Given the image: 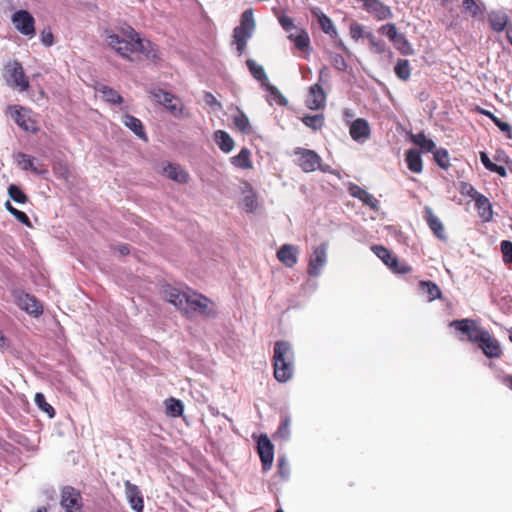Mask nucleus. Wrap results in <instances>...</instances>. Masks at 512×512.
<instances>
[{
  "mask_svg": "<svg viewBox=\"0 0 512 512\" xmlns=\"http://www.w3.org/2000/svg\"><path fill=\"white\" fill-rule=\"evenodd\" d=\"M461 193L463 195L470 197L474 201L478 199V196L482 195L469 183H462Z\"/></svg>",
  "mask_w": 512,
  "mask_h": 512,
  "instance_id": "57",
  "label": "nucleus"
},
{
  "mask_svg": "<svg viewBox=\"0 0 512 512\" xmlns=\"http://www.w3.org/2000/svg\"><path fill=\"white\" fill-rule=\"evenodd\" d=\"M288 39L294 42L296 48L301 51H307L310 47V38L304 29L297 30V33H290Z\"/></svg>",
  "mask_w": 512,
  "mask_h": 512,
  "instance_id": "29",
  "label": "nucleus"
},
{
  "mask_svg": "<svg viewBox=\"0 0 512 512\" xmlns=\"http://www.w3.org/2000/svg\"><path fill=\"white\" fill-rule=\"evenodd\" d=\"M379 33L385 35L392 43L401 35L394 23H387L379 28Z\"/></svg>",
  "mask_w": 512,
  "mask_h": 512,
  "instance_id": "45",
  "label": "nucleus"
},
{
  "mask_svg": "<svg viewBox=\"0 0 512 512\" xmlns=\"http://www.w3.org/2000/svg\"><path fill=\"white\" fill-rule=\"evenodd\" d=\"M489 22L493 30L501 32L508 24V16L502 11H492L489 14Z\"/></svg>",
  "mask_w": 512,
  "mask_h": 512,
  "instance_id": "30",
  "label": "nucleus"
},
{
  "mask_svg": "<svg viewBox=\"0 0 512 512\" xmlns=\"http://www.w3.org/2000/svg\"><path fill=\"white\" fill-rule=\"evenodd\" d=\"M40 37H41L42 44L45 45L46 47H50L54 44V36H53V33L49 29L43 30L40 34Z\"/></svg>",
  "mask_w": 512,
  "mask_h": 512,
  "instance_id": "60",
  "label": "nucleus"
},
{
  "mask_svg": "<svg viewBox=\"0 0 512 512\" xmlns=\"http://www.w3.org/2000/svg\"><path fill=\"white\" fill-rule=\"evenodd\" d=\"M150 94L155 101L163 105L173 116L179 117L182 115V101L175 95L162 89L151 90Z\"/></svg>",
  "mask_w": 512,
  "mask_h": 512,
  "instance_id": "9",
  "label": "nucleus"
},
{
  "mask_svg": "<svg viewBox=\"0 0 512 512\" xmlns=\"http://www.w3.org/2000/svg\"><path fill=\"white\" fill-rule=\"evenodd\" d=\"M215 142L217 143L218 147L224 151V131L223 130H217L214 133Z\"/></svg>",
  "mask_w": 512,
  "mask_h": 512,
  "instance_id": "63",
  "label": "nucleus"
},
{
  "mask_svg": "<svg viewBox=\"0 0 512 512\" xmlns=\"http://www.w3.org/2000/svg\"><path fill=\"white\" fill-rule=\"evenodd\" d=\"M479 156H480V160H481L482 164L484 165V167H485L487 170L491 171V170H492V168L494 167L495 163H493V162L490 160V158L488 157V155H487V153H486V152H483V151H482V152H480Z\"/></svg>",
  "mask_w": 512,
  "mask_h": 512,
  "instance_id": "62",
  "label": "nucleus"
},
{
  "mask_svg": "<svg viewBox=\"0 0 512 512\" xmlns=\"http://www.w3.org/2000/svg\"><path fill=\"white\" fill-rule=\"evenodd\" d=\"M11 109L14 110V112L12 113V117L18 126H20L25 131H29V132L37 131L38 128L36 126V122L31 120L26 115L24 108H22L20 106H13V107H11Z\"/></svg>",
  "mask_w": 512,
  "mask_h": 512,
  "instance_id": "23",
  "label": "nucleus"
},
{
  "mask_svg": "<svg viewBox=\"0 0 512 512\" xmlns=\"http://www.w3.org/2000/svg\"><path fill=\"white\" fill-rule=\"evenodd\" d=\"M371 249L374 254L384 262L385 265H388V263H390L394 257V255H392L391 252L382 245H374Z\"/></svg>",
  "mask_w": 512,
  "mask_h": 512,
  "instance_id": "48",
  "label": "nucleus"
},
{
  "mask_svg": "<svg viewBox=\"0 0 512 512\" xmlns=\"http://www.w3.org/2000/svg\"><path fill=\"white\" fill-rule=\"evenodd\" d=\"M266 89V91L269 93L268 95V101L270 103L276 102L278 105L284 106L287 104L286 98L282 95V93L279 91V89L270 84L268 81L262 85Z\"/></svg>",
  "mask_w": 512,
  "mask_h": 512,
  "instance_id": "34",
  "label": "nucleus"
},
{
  "mask_svg": "<svg viewBox=\"0 0 512 512\" xmlns=\"http://www.w3.org/2000/svg\"><path fill=\"white\" fill-rule=\"evenodd\" d=\"M257 450L265 471L271 469L274 460V446L266 434H261L257 441Z\"/></svg>",
  "mask_w": 512,
  "mask_h": 512,
  "instance_id": "12",
  "label": "nucleus"
},
{
  "mask_svg": "<svg viewBox=\"0 0 512 512\" xmlns=\"http://www.w3.org/2000/svg\"><path fill=\"white\" fill-rule=\"evenodd\" d=\"M330 60L333 67L336 68L337 70L345 71L347 69V63L342 55L337 53H331Z\"/></svg>",
  "mask_w": 512,
  "mask_h": 512,
  "instance_id": "55",
  "label": "nucleus"
},
{
  "mask_svg": "<svg viewBox=\"0 0 512 512\" xmlns=\"http://www.w3.org/2000/svg\"><path fill=\"white\" fill-rule=\"evenodd\" d=\"M412 141L418 145L424 152H434L436 145L433 140L428 139L424 133L412 135Z\"/></svg>",
  "mask_w": 512,
  "mask_h": 512,
  "instance_id": "39",
  "label": "nucleus"
},
{
  "mask_svg": "<svg viewBox=\"0 0 512 512\" xmlns=\"http://www.w3.org/2000/svg\"><path fill=\"white\" fill-rule=\"evenodd\" d=\"M326 93L319 83L312 85L309 88L308 96L306 99V106L311 110H320L325 107Z\"/></svg>",
  "mask_w": 512,
  "mask_h": 512,
  "instance_id": "15",
  "label": "nucleus"
},
{
  "mask_svg": "<svg viewBox=\"0 0 512 512\" xmlns=\"http://www.w3.org/2000/svg\"><path fill=\"white\" fill-rule=\"evenodd\" d=\"M125 494L131 508L136 512H143L144 510V499L142 493L137 485L130 481H125Z\"/></svg>",
  "mask_w": 512,
  "mask_h": 512,
  "instance_id": "16",
  "label": "nucleus"
},
{
  "mask_svg": "<svg viewBox=\"0 0 512 512\" xmlns=\"http://www.w3.org/2000/svg\"><path fill=\"white\" fill-rule=\"evenodd\" d=\"M327 249V243H322L314 248L308 264V274L310 276L317 277L321 274L322 268L327 263Z\"/></svg>",
  "mask_w": 512,
  "mask_h": 512,
  "instance_id": "11",
  "label": "nucleus"
},
{
  "mask_svg": "<svg viewBox=\"0 0 512 512\" xmlns=\"http://www.w3.org/2000/svg\"><path fill=\"white\" fill-rule=\"evenodd\" d=\"M242 194L243 197L241 200V204L243 208L248 213L254 212L258 207V202L256 194L250 184L246 182L243 184Z\"/></svg>",
  "mask_w": 512,
  "mask_h": 512,
  "instance_id": "26",
  "label": "nucleus"
},
{
  "mask_svg": "<svg viewBox=\"0 0 512 512\" xmlns=\"http://www.w3.org/2000/svg\"><path fill=\"white\" fill-rule=\"evenodd\" d=\"M295 155L299 156L298 164L304 172H313L317 169L328 172L329 166L321 164V157L313 150L296 148Z\"/></svg>",
  "mask_w": 512,
  "mask_h": 512,
  "instance_id": "7",
  "label": "nucleus"
},
{
  "mask_svg": "<svg viewBox=\"0 0 512 512\" xmlns=\"http://www.w3.org/2000/svg\"><path fill=\"white\" fill-rule=\"evenodd\" d=\"M434 154V160L435 162L441 167V168H448L449 167V154L446 149L440 148L433 152Z\"/></svg>",
  "mask_w": 512,
  "mask_h": 512,
  "instance_id": "47",
  "label": "nucleus"
},
{
  "mask_svg": "<svg viewBox=\"0 0 512 512\" xmlns=\"http://www.w3.org/2000/svg\"><path fill=\"white\" fill-rule=\"evenodd\" d=\"M250 156V150L242 148L238 155L231 157L230 162L237 168L250 169L252 168Z\"/></svg>",
  "mask_w": 512,
  "mask_h": 512,
  "instance_id": "32",
  "label": "nucleus"
},
{
  "mask_svg": "<svg viewBox=\"0 0 512 512\" xmlns=\"http://www.w3.org/2000/svg\"><path fill=\"white\" fill-rule=\"evenodd\" d=\"M3 78L6 84L19 92L27 91L30 87L28 76L18 60H10L3 67Z\"/></svg>",
  "mask_w": 512,
  "mask_h": 512,
  "instance_id": "6",
  "label": "nucleus"
},
{
  "mask_svg": "<svg viewBox=\"0 0 512 512\" xmlns=\"http://www.w3.org/2000/svg\"><path fill=\"white\" fill-rule=\"evenodd\" d=\"M302 121L307 127L318 130L324 124V116L323 114L307 115L303 117Z\"/></svg>",
  "mask_w": 512,
  "mask_h": 512,
  "instance_id": "43",
  "label": "nucleus"
},
{
  "mask_svg": "<svg viewBox=\"0 0 512 512\" xmlns=\"http://www.w3.org/2000/svg\"><path fill=\"white\" fill-rule=\"evenodd\" d=\"M163 299L173 304L184 314L198 312L209 316L214 313L213 303L202 294L194 291H181L172 286H165L162 290Z\"/></svg>",
  "mask_w": 512,
  "mask_h": 512,
  "instance_id": "3",
  "label": "nucleus"
},
{
  "mask_svg": "<svg viewBox=\"0 0 512 512\" xmlns=\"http://www.w3.org/2000/svg\"><path fill=\"white\" fill-rule=\"evenodd\" d=\"M396 76L403 80L407 81L411 75L410 63L407 59H398L395 68H394Z\"/></svg>",
  "mask_w": 512,
  "mask_h": 512,
  "instance_id": "41",
  "label": "nucleus"
},
{
  "mask_svg": "<svg viewBox=\"0 0 512 512\" xmlns=\"http://www.w3.org/2000/svg\"><path fill=\"white\" fill-rule=\"evenodd\" d=\"M363 3V9L379 21L391 19L393 12L380 0H356Z\"/></svg>",
  "mask_w": 512,
  "mask_h": 512,
  "instance_id": "13",
  "label": "nucleus"
},
{
  "mask_svg": "<svg viewBox=\"0 0 512 512\" xmlns=\"http://www.w3.org/2000/svg\"><path fill=\"white\" fill-rule=\"evenodd\" d=\"M11 21L15 29L22 35L33 37L35 35V19L27 10H18L12 14Z\"/></svg>",
  "mask_w": 512,
  "mask_h": 512,
  "instance_id": "10",
  "label": "nucleus"
},
{
  "mask_svg": "<svg viewBox=\"0 0 512 512\" xmlns=\"http://www.w3.org/2000/svg\"><path fill=\"white\" fill-rule=\"evenodd\" d=\"M237 113L234 115L233 123L235 127L242 133L248 134L251 132V125L248 117L239 109H236Z\"/></svg>",
  "mask_w": 512,
  "mask_h": 512,
  "instance_id": "38",
  "label": "nucleus"
},
{
  "mask_svg": "<svg viewBox=\"0 0 512 512\" xmlns=\"http://www.w3.org/2000/svg\"><path fill=\"white\" fill-rule=\"evenodd\" d=\"M462 7L464 11L469 13L472 17H477L483 14V10L474 0H463Z\"/></svg>",
  "mask_w": 512,
  "mask_h": 512,
  "instance_id": "51",
  "label": "nucleus"
},
{
  "mask_svg": "<svg viewBox=\"0 0 512 512\" xmlns=\"http://www.w3.org/2000/svg\"><path fill=\"white\" fill-rule=\"evenodd\" d=\"M333 39H334V42H335V45L341 49L347 56H351V52L350 50L347 48V46L344 44V42L338 38V35L335 37V36H331Z\"/></svg>",
  "mask_w": 512,
  "mask_h": 512,
  "instance_id": "64",
  "label": "nucleus"
},
{
  "mask_svg": "<svg viewBox=\"0 0 512 512\" xmlns=\"http://www.w3.org/2000/svg\"><path fill=\"white\" fill-rule=\"evenodd\" d=\"M367 39L369 40L370 49L377 53L383 54L386 51V43L379 38H376L372 33L371 35H367Z\"/></svg>",
  "mask_w": 512,
  "mask_h": 512,
  "instance_id": "49",
  "label": "nucleus"
},
{
  "mask_svg": "<svg viewBox=\"0 0 512 512\" xmlns=\"http://www.w3.org/2000/svg\"><path fill=\"white\" fill-rule=\"evenodd\" d=\"M166 414L171 417H179L183 414L184 406L179 399L169 398L165 400Z\"/></svg>",
  "mask_w": 512,
  "mask_h": 512,
  "instance_id": "37",
  "label": "nucleus"
},
{
  "mask_svg": "<svg viewBox=\"0 0 512 512\" xmlns=\"http://www.w3.org/2000/svg\"><path fill=\"white\" fill-rule=\"evenodd\" d=\"M391 270L399 274H406L411 271V267L405 263H400L394 256L393 259L387 265Z\"/></svg>",
  "mask_w": 512,
  "mask_h": 512,
  "instance_id": "53",
  "label": "nucleus"
},
{
  "mask_svg": "<svg viewBox=\"0 0 512 512\" xmlns=\"http://www.w3.org/2000/svg\"><path fill=\"white\" fill-rule=\"evenodd\" d=\"M122 36L112 30H105V40L123 58L133 60L132 54L141 53L154 63L160 60L159 51L149 40L141 39L138 32L127 26L122 29Z\"/></svg>",
  "mask_w": 512,
  "mask_h": 512,
  "instance_id": "1",
  "label": "nucleus"
},
{
  "mask_svg": "<svg viewBox=\"0 0 512 512\" xmlns=\"http://www.w3.org/2000/svg\"><path fill=\"white\" fill-rule=\"evenodd\" d=\"M290 435V419L285 417L279 428L276 431V436L282 439H287Z\"/></svg>",
  "mask_w": 512,
  "mask_h": 512,
  "instance_id": "56",
  "label": "nucleus"
},
{
  "mask_svg": "<svg viewBox=\"0 0 512 512\" xmlns=\"http://www.w3.org/2000/svg\"><path fill=\"white\" fill-rule=\"evenodd\" d=\"M421 290L428 295V300L433 301L441 297V290L437 284L431 281H421Z\"/></svg>",
  "mask_w": 512,
  "mask_h": 512,
  "instance_id": "40",
  "label": "nucleus"
},
{
  "mask_svg": "<svg viewBox=\"0 0 512 512\" xmlns=\"http://www.w3.org/2000/svg\"><path fill=\"white\" fill-rule=\"evenodd\" d=\"M479 347L483 353L489 358H498L501 355V348L498 341L491 337L490 333L486 331L481 333Z\"/></svg>",
  "mask_w": 512,
  "mask_h": 512,
  "instance_id": "17",
  "label": "nucleus"
},
{
  "mask_svg": "<svg viewBox=\"0 0 512 512\" xmlns=\"http://www.w3.org/2000/svg\"><path fill=\"white\" fill-rule=\"evenodd\" d=\"M123 124L132 130L139 138L147 139L142 122L138 118L127 114L123 117Z\"/></svg>",
  "mask_w": 512,
  "mask_h": 512,
  "instance_id": "31",
  "label": "nucleus"
},
{
  "mask_svg": "<svg viewBox=\"0 0 512 512\" xmlns=\"http://www.w3.org/2000/svg\"><path fill=\"white\" fill-rule=\"evenodd\" d=\"M256 23L252 9H246L241 14L240 24L234 29L231 46L235 47L237 56H241L247 46L248 40L252 37Z\"/></svg>",
  "mask_w": 512,
  "mask_h": 512,
  "instance_id": "5",
  "label": "nucleus"
},
{
  "mask_svg": "<svg viewBox=\"0 0 512 512\" xmlns=\"http://www.w3.org/2000/svg\"><path fill=\"white\" fill-rule=\"evenodd\" d=\"M246 65L250 71V73L253 75V77L261 82V85H264L268 81V77L265 73L264 68L257 64L254 60L248 59L246 61Z\"/></svg>",
  "mask_w": 512,
  "mask_h": 512,
  "instance_id": "36",
  "label": "nucleus"
},
{
  "mask_svg": "<svg viewBox=\"0 0 512 512\" xmlns=\"http://www.w3.org/2000/svg\"><path fill=\"white\" fill-rule=\"evenodd\" d=\"M405 161L410 171L414 173H421L423 170V163L421 154L417 149H409L406 152Z\"/></svg>",
  "mask_w": 512,
  "mask_h": 512,
  "instance_id": "28",
  "label": "nucleus"
},
{
  "mask_svg": "<svg viewBox=\"0 0 512 512\" xmlns=\"http://www.w3.org/2000/svg\"><path fill=\"white\" fill-rule=\"evenodd\" d=\"M350 35L354 40H359L360 38H367V35H371V32H367L363 25L353 22L350 25Z\"/></svg>",
  "mask_w": 512,
  "mask_h": 512,
  "instance_id": "50",
  "label": "nucleus"
},
{
  "mask_svg": "<svg viewBox=\"0 0 512 512\" xmlns=\"http://www.w3.org/2000/svg\"><path fill=\"white\" fill-rule=\"evenodd\" d=\"M18 303L22 309L31 315L39 316L43 313L42 304L33 295L28 293L20 294L18 297Z\"/></svg>",
  "mask_w": 512,
  "mask_h": 512,
  "instance_id": "20",
  "label": "nucleus"
},
{
  "mask_svg": "<svg viewBox=\"0 0 512 512\" xmlns=\"http://www.w3.org/2000/svg\"><path fill=\"white\" fill-rule=\"evenodd\" d=\"M5 208L22 224H24L27 227H32L31 221L29 217L22 211L16 209L12 204L7 201L5 203Z\"/></svg>",
  "mask_w": 512,
  "mask_h": 512,
  "instance_id": "44",
  "label": "nucleus"
},
{
  "mask_svg": "<svg viewBox=\"0 0 512 512\" xmlns=\"http://www.w3.org/2000/svg\"><path fill=\"white\" fill-rule=\"evenodd\" d=\"M278 472L283 479H288L290 474L289 463L285 457H279L278 459Z\"/></svg>",
  "mask_w": 512,
  "mask_h": 512,
  "instance_id": "59",
  "label": "nucleus"
},
{
  "mask_svg": "<svg viewBox=\"0 0 512 512\" xmlns=\"http://www.w3.org/2000/svg\"><path fill=\"white\" fill-rule=\"evenodd\" d=\"M349 193L352 197L358 198L363 202V204L367 205L372 210L377 211L379 209V201L360 186L351 184L349 186Z\"/></svg>",
  "mask_w": 512,
  "mask_h": 512,
  "instance_id": "21",
  "label": "nucleus"
},
{
  "mask_svg": "<svg viewBox=\"0 0 512 512\" xmlns=\"http://www.w3.org/2000/svg\"><path fill=\"white\" fill-rule=\"evenodd\" d=\"M8 194L17 203L24 204L28 201L27 195L15 184L8 187Z\"/></svg>",
  "mask_w": 512,
  "mask_h": 512,
  "instance_id": "46",
  "label": "nucleus"
},
{
  "mask_svg": "<svg viewBox=\"0 0 512 512\" xmlns=\"http://www.w3.org/2000/svg\"><path fill=\"white\" fill-rule=\"evenodd\" d=\"M35 403L41 410L46 412L50 417H53L55 415L54 408L49 403L46 402L45 396L42 393H36Z\"/></svg>",
  "mask_w": 512,
  "mask_h": 512,
  "instance_id": "52",
  "label": "nucleus"
},
{
  "mask_svg": "<svg viewBox=\"0 0 512 512\" xmlns=\"http://www.w3.org/2000/svg\"><path fill=\"white\" fill-rule=\"evenodd\" d=\"M98 91L102 94V97L106 102L112 104H121L123 102L122 96L115 89L109 86L101 85L98 88Z\"/></svg>",
  "mask_w": 512,
  "mask_h": 512,
  "instance_id": "35",
  "label": "nucleus"
},
{
  "mask_svg": "<svg viewBox=\"0 0 512 512\" xmlns=\"http://www.w3.org/2000/svg\"><path fill=\"white\" fill-rule=\"evenodd\" d=\"M457 330L466 334L471 342L478 343L481 333H485L487 330L479 328L475 323L469 319L455 320L451 323Z\"/></svg>",
  "mask_w": 512,
  "mask_h": 512,
  "instance_id": "14",
  "label": "nucleus"
},
{
  "mask_svg": "<svg viewBox=\"0 0 512 512\" xmlns=\"http://www.w3.org/2000/svg\"><path fill=\"white\" fill-rule=\"evenodd\" d=\"M279 23L280 25L282 26V28L286 31V32H289L290 33H293L292 30H299L295 25H294V21L291 17H288V16H281L279 17Z\"/></svg>",
  "mask_w": 512,
  "mask_h": 512,
  "instance_id": "58",
  "label": "nucleus"
},
{
  "mask_svg": "<svg viewBox=\"0 0 512 512\" xmlns=\"http://www.w3.org/2000/svg\"><path fill=\"white\" fill-rule=\"evenodd\" d=\"M162 174L178 183H186L189 177L188 173L180 165L173 163H167L162 168Z\"/></svg>",
  "mask_w": 512,
  "mask_h": 512,
  "instance_id": "24",
  "label": "nucleus"
},
{
  "mask_svg": "<svg viewBox=\"0 0 512 512\" xmlns=\"http://www.w3.org/2000/svg\"><path fill=\"white\" fill-rule=\"evenodd\" d=\"M395 48L403 55H412L414 49L406 37L401 34L394 42Z\"/></svg>",
  "mask_w": 512,
  "mask_h": 512,
  "instance_id": "42",
  "label": "nucleus"
},
{
  "mask_svg": "<svg viewBox=\"0 0 512 512\" xmlns=\"http://www.w3.org/2000/svg\"><path fill=\"white\" fill-rule=\"evenodd\" d=\"M14 158L17 165L24 171H31L37 175L45 174L47 172V169L43 165L37 166L35 164L36 159L28 154L18 152Z\"/></svg>",
  "mask_w": 512,
  "mask_h": 512,
  "instance_id": "19",
  "label": "nucleus"
},
{
  "mask_svg": "<svg viewBox=\"0 0 512 512\" xmlns=\"http://www.w3.org/2000/svg\"><path fill=\"white\" fill-rule=\"evenodd\" d=\"M312 13L318 18L319 25L324 33L329 34L330 36H337V30L332 20L327 15H325L319 8H314Z\"/></svg>",
  "mask_w": 512,
  "mask_h": 512,
  "instance_id": "27",
  "label": "nucleus"
},
{
  "mask_svg": "<svg viewBox=\"0 0 512 512\" xmlns=\"http://www.w3.org/2000/svg\"><path fill=\"white\" fill-rule=\"evenodd\" d=\"M493 123L504 133H507L510 136L511 127L507 122H503L497 116L493 117Z\"/></svg>",
  "mask_w": 512,
  "mask_h": 512,
  "instance_id": "61",
  "label": "nucleus"
},
{
  "mask_svg": "<svg viewBox=\"0 0 512 512\" xmlns=\"http://www.w3.org/2000/svg\"><path fill=\"white\" fill-rule=\"evenodd\" d=\"M299 249L292 244H284L277 251L278 260L288 268H292L298 262Z\"/></svg>",
  "mask_w": 512,
  "mask_h": 512,
  "instance_id": "18",
  "label": "nucleus"
},
{
  "mask_svg": "<svg viewBox=\"0 0 512 512\" xmlns=\"http://www.w3.org/2000/svg\"><path fill=\"white\" fill-rule=\"evenodd\" d=\"M475 205L478 209L480 217L484 221H489L492 219V207L487 197L484 195L478 196V199L475 200Z\"/></svg>",
  "mask_w": 512,
  "mask_h": 512,
  "instance_id": "33",
  "label": "nucleus"
},
{
  "mask_svg": "<svg viewBox=\"0 0 512 512\" xmlns=\"http://www.w3.org/2000/svg\"><path fill=\"white\" fill-rule=\"evenodd\" d=\"M501 252L503 254V261L506 264L512 263V242L503 240L500 244Z\"/></svg>",
  "mask_w": 512,
  "mask_h": 512,
  "instance_id": "54",
  "label": "nucleus"
},
{
  "mask_svg": "<svg viewBox=\"0 0 512 512\" xmlns=\"http://www.w3.org/2000/svg\"><path fill=\"white\" fill-rule=\"evenodd\" d=\"M350 135L353 140L363 142L370 136V126L367 120L358 118L350 126Z\"/></svg>",
  "mask_w": 512,
  "mask_h": 512,
  "instance_id": "22",
  "label": "nucleus"
},
{
  "mask_svg": "<svg viewBox=\"0 0 512 512\" xmlns=\"http://www.w3.org/2000/svg\"><path fill=\"white\" fill-rule=\"evenodd\" d=\"M163 299L173 304L184 314L198 312L209 316L214 313L213 303L202 294L194 291H181L172 286H165L162 290Z\"/></svg>",
  "mask_w": 512,
  "mask_h": 512,
  "instance_id": "2",
  "label": "nucleus"
},
{
  "mask_svg": "<svg viewBox=\"0 0 512 512\" xmlns=\"http://www.w3.org/2000/svg\"><path fill=\"white\" fill-rule=\"evenodd\" d=\"M60 505L65 512H85L82 495L72 486L61 489Z\"/></svg>",
  "mask_w": 512,
  "mask_h": 512,
  "instance_id": "8",
  "label": "nucleus"
},
{
  "mask_svg": "<svg viewBox=\"0 0 512 512\" xmlns=\"http://www.w3.org/2000/svg\"><path fill=\"white\" fill-rule=\"evenodd\" d=\"M424 213L425 220L434 234L441 240L446 239L444 226L440 219L433 213V210L429 206H426Z\"/></svg>",
  "mask_w": 512,
  "mask_h": 512,
  "instance_id": "25",
  "label": "nucleus"
},
{
  "mask_svg": "<svg viewBox=\"0 0 512 512\" xmlns=\"http://www.w3.org/2000/svg\"><path fill=\"white\" fill-rule=\"evenodd\" d=\"M274 377L278 382L289 381L294 373V352L287 341H277L273 354Z\"/></svg>",
  "mask_w": 512,
  "mask_h": 512,
  "instance_id": "4",
  "label": "nucleus"
}]
</instances>
